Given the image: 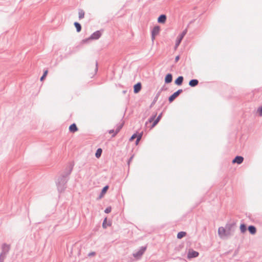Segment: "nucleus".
Segmentation results:
<instances>
[{
	"instance_id": "f257e3e1",
	"label": "nucleus",
	"mask_w": 262,
	"mask_h": 262,
	"mask_svg": "<svg viewBox=\"0 0 262 262\" xmlns=\"http://www.w3.org/2000/svg\"><path fill=\"white\" fill-rule=\"evenodd\" d=\"M101 35V33L100 31H97L94 32L92 35L88 38L82 40L83 43H85L90 40L92 39H98Z\"/></svg>"
},
{
	"instance_id": "f03ea898",
	"label": "nucleus",
	"mask_w": 262,
	"mask_h": 262,
	"mask_svg": "<svg viewBox=\"0 0 262 262\" xmlns=\"http://www.w3.org/2000/svg\"><path fill=\"white\" fill-rule=\"evenodd\" d=\"M186 33V31H184L177 37V40L176 41V45H175V49H176L179 46L181 40L183 38L184 36L185 35Z\"/></svg>"
},
{
	"instance_id": "7ed1b4c3",
	"label": "nucleus",
	"mask_w": 262,
	"mask_h": 262,
	"mask_svg": "<svg viewBox=\"0 0 262 262\" xmlns=\"http://www.w3.org/2000/svg\"><path fill=\"white\" fill-rule=\"evenodd\" d=\"M182 90L180 89L174 92L171 96L169 97V101L170 102H172L181 93Z\"/></svg>"
},
{
	"instance_id": "20e7f679",
	"label": "nucleus",
	"mask_w": 262,
	"mask_h": 262,
	"mask_svg": "<svg viewBox=\"0 0 262 262\" xmlns=\"http://www.w3.org/2000/svg\"><path fill=\"white\" fill-rule=\"evenodd\" d=\"M218 233L220 236L222 238L227 235L226 231L225 229L223 227H221L219 228Z\"/></svg>"
},
{
	"instance_id": "39448f33",
	"label": "nucleus",
	"mask_w": 262,
	"mask_h": 262,
	"mask_svg": "<svg viewBox=\"0 0 262 262\" xmlns=\"http://www.w3.org/2000/svg\"><path fill=\"white\" fill-rule=\"evenodd\" d=\"M199 255V253L196 251H193V250H189L188 253V258H191L193 257H196Z\"/></svg>"
},
{
	"instance_id": "423d86ee",
	"label": "nucleus",
	"mask_w": 262,
	"mask_h": 262,
	"mask_svg": "<svg viewBox=\"0 0 262 262\" xmlns=\"http://www.w3.org/2000/svg\"><path fill=\"white\" fill-rule=\"evenodd\" d=\"M244 161V158L242 156H236L232 161L233 163L241 164Z\"/></svg>"
},
{
	"instance_id": "0eeeda50",
	"label": "nucleus",
	"mask_w": 262,
	"mask_h": 262,
	"mask_svg": "<svg viewBox=\"0 0 262 262\" xmlns=\"http://www.w3.org/2000/svg\"><path fill=\"white\" fill-rule=\"evenodd\" d=\"M142 85L140 82H138L134 86V92L136 94L139 93L141 90Z\"/></svg>"
},
{
	"instance_id": "6e6552de",
	"label": "nucleus",
	"mask_w": 262,
	"mask_h": 262,
	"mask_svg": "<svg viewBox=\"0 0 262 262\" xmlns=\"http://www.w3.org/2000/svg\"><path fill=\"white\" fill-rule=\"evenodd\" d=\"M160 27L158 26L155 27L152 31V39H155V36L158 34L160 31Z\"/></svg>"
},
{
	"instance_id": "1a4fd4ad",
	"label": "nucleus",
	"mask_w": 262,
	"mask_h": 262,
	"mask_svg": "<svg viewBox=\"0 0 262 262\" xmlns=\"http://www.w3.org/2000/svg\"><path fill=\"white\" fill-rule=\"evenodd\" d=\"M145 250V248L142 247L139 250V251H138L137 253L134 254V256L136 257H139L143 254Z\"/></svg>"
},
{
	"instance_id": "9d476101",
	"label": "nucleus",
	"mask_w": 262,
	"mask_h": 262,
	"mask_svg": "<svg viewBox=\"0 0 262 262\" xmlns=\"http://www.w3.org/2000/svg\"><path fill=\"white\" fill-rule=\"evenodd\" d=\"M69 130L71 133H75L78 130V128L75 123L71 124L69 127Z\"/></svg>"
},
{
	"instance_id": "9b49d317",
	"label": "nucleus",
	"mask_w": 262,
	"mask_h": 262,
	"mask_svg": "<svg viewBox=\"0 0 262 262\" xmlns=\"http://www.w3.org/2000/svg\"><path fill=\"white\" fill-rule=\"evenodd\" d=\"M172 77L171 74H168L166 75L165 78V83H168L172 81Z\"/></svg>"
},
{
	"instance_id": "f8f14e48",
	"label": "nucleus",
	"mask_w": 262,
	"mask_h": 262,
	"mask_svg": "<svg viewBox=\"0 0 262 262\" xmlns=\"http://www.w3.org/2000/svg\"><path fill=\"white\" fill-rule=\"evenodd\" d=\"M166 19V16L165 15H160L158 19V21L159 23H164Z\"/></svg>"
},
{
	"instance_id": "ddd939ff",
	"label": "nucleus",
	"mask_w": 262,
	"mask_h": 262,
	"mask_svg": "<svg viewBox=\"0 0 262 262\" xmlns=\"http://www.w3.org/2000/svg\"><path fill=\"white\" fill-rule=\"evenodd\" d=\"M183 80V77L182 76H179L176 80L175 83L177 85H180L182 84Z\"/></svg>"
},
{
	"instance_id": "4468645a",
	"label": "nucleus",
	"mask_w": 262,
	"mask_h": 262,
	"mask_svg": "<svg viewBox=\"0 0 262 262\" xmlns=\"http://www.w3.org/2000/svg\"><path fill=\"white\" fill-rule=\"evenodd\" d=\"M199 81L196 79H193L189 81V84L190 86L193 87L198 84Z\"/></svg>"
},
{
	"instance_id": "2eb2a0df",
	"label": "nucleus",
	"mask_w": 262,
	"mask_h": 262,
	"mask_svg": "<svg viewBox=\"0 0 262 262\" xmlns=\"http://www.w3.org/2000/svg\"><path fill=\"white\" fill-rule=\"evenodd\" d=\"M121 128V126L118 127V128L114 131V130L112 129L109 131L110 134L113 133V135H112L113 137H114L120 130V128Z\"/></svg>"
},
{
	"instance_id": "dca6fc26",
	"label": "nucleus",
	"mask_w": 262,
	"mask_h": 262,
	"mask_svg": "<svg viewBox=\"0 0 262 262\" xmlns=\"http://www.w3.org/2000/svg\"><path fill=\"white\" fill-rule=\"evenodd\" d=\"M248 230L249 232L252 234H254L256 233V228L255 227L253 226H249L248 228Z\"/></svg>"
},
{
	"instance_id": "f3484780",
	"label": "nucleus",
	"mask_w": 262,
	"mask_h": 262,
	"mask_svg": "<svg viewBox=\"0 0 262 262\" xmlns=\"http://www.w3.org/2000/svg\"><path fill=\"white\" fill-rule=\"evenodd\" d=\"M74 26H75V28H76L77 31L78 32H79L81 30V27L80 24L77 22H75L74 23Z\"/></svg>"
},
{
	"instance_id": "a211bd4d",
	"label": "nucleus",
	"mask_w": 262,
	"mask_h": 262,
	"mask_svg": "<svg viewBox=\"0 0 262 262\" xmlns=\"http://www.w3.org/2000/svg\"><path fill=\"white\" fill-rule=\"evenodd\" d=\"M84 12L82 10H80L78 12V17L79 19H82L84 16Z\"/></svg>"
},
{
	"instance_id": "6ab92c4d",
	"label": "nucleus",
	"mask_w": 262,
	"mask_h": 262,
	"mask_svg": "<svg viewBox=\"0 0 262 262\" xmlns=\"http://www.w3.org/2000/svg\"><path fill=\"white\" fill-rule=\"evenodd\" d=\"M161 114H160L158 117L154 121L152 126H151V128H153L154 126H156V125L158 123V122L159 121V120H160L161 119Z\"/></svg>"
},
{
	"instance_id": "aec40b11",
	"label": "nucleus",
	"mask_w": 262,
	"mask_h": 262,
	"mask_svg": "<svg viewBox=\"0 0 262 262\" xmlns=\"http://www.w3.org/2000/svg\"><path fill=\"white\" fill-rule=\"evenodd\" d=\"M108 188V186H105L103 189L102 190V191H101V195L100 196V198H101L102 197L104 194L106 193V192L107 191V189Z\"/></svg>"
},
{
	"instance_id": "412c9836",
	"label": "nucleus",
	"mask_w": 262,
	"mask_h": 262,
	"mask_svg": "<svg viewBox=\"0 0 262 262\" xmlns=\"http://www.w3.org/2000/svg\"><path fill=\"white\" fill-rule=\"evenodd\" d=\"M102 150L101 148H98L96 152L95 156L97 158H99L102 154Z\"/></svg>"
},
{
	"instance_id": "4be33fe9",
	"label": "nucleus",
	"mask_w": 262,
	"mask_h": 262,
	"mask_svg": "<svg viewBox=\"0 0 262 262\" xmlns=\"http://www.w3.org/2000/svg\"><path fill=\"white\" fill-rule=\"evenodd\" d=\"M186 233L185 232H179L177 234V237L179 239L182 238L186 235Z\"/></svg>"
},
{
	"instance_id": "5701e85b",
	"label": "nucleus",
	"mask_w": 262,
	"mask_h": 262,
	"mask_svg": "<svg viewBox=\"0 0 262 262\" xmlns=\"http://www.w3.org/2000/svg\"><path fill=\"white\" fill-rule=\"evenodd\" d=\"M106 222H107V219H106V218H105L103 222V224H102L103 228H106L107 227V226H110L111 225V223H109L107 225H106Z\"/></svg>"
},
{
	"instance_id": "b1692460",
	"label": "nucleus",
	"mask_w": 262,
	"mask_h": 262,
	"mask_svg": "<svg viewBox=\"0 0 262 262\" xmlns=\"http://www.w3.org/2000/svg\"><path fill=\"white\" fill-rule=\"evenodd\" d=\"M240 230L242 232H245L246 230V226L244 224H241L240 226Z\"/></svg>"
},
{
	"instance_id": "393cba45",
	"label": "nucleus",
	"mask_w": 262,
	"mask_h": 262,
	"mask_svg": "<svg viewBox=\"0 0 262 262\" xmlns=\"http://www.w3.org/2000/svg\"><path fill=\"white\" fill-rule=\"evenodd\" d=\"M48 70H46L45 72H44V73L43 74V75L41 76V77L40 78V80L41 81H43V79L46 78V77L47 76V74H48Z\"/></svg>"
},
{
	"instance_id": "a878e982",
	"label": "nucleus",
	"mask_w": 262,
	"mask_h": 262,
	"mask_svg": "<svg viewBox=\"0 0 262 262\" xmlns=\"http://www.w3.org/2000/svg\"><path fill=\"white\" fill-rule=\"evenodd\" d=\"M111 210H112L111 207H107V208H106L104 211L105 213H108L111 212Z\"/></svg>"
},
{
	"instance_id": "bb28decb",
	"label": "nucleus",
	"mask_w": 262,
	"mask_h": 262,
	"mask_svg": "<svg viewBox=\"0 0 262 262\" xmlns=\"http://www.w3.org/2000/svg\"><path fill=\"white\" fill-rule=\"evenodd\" d=\"M97 67H96L94 69V71L92 73V76H94L96 74V72H97Z\"/></svg>"
},
{
	"instance_id": "cd10ccee",
	"label": "nucleus",
	"mask_w": 262,
	"mask_h": 262,
	"mask_svg": "<svg viewBox=\"0 0 262 262\" xmlns=\"http://www.w3.org/2000/svg\"><path fill=\"white\" fill-rule=\"evenodd\" d=\"M137 137L136 134H134L131 138H130V141H132L134 140V139H135Z\"/></svg>"
},
{
	"instance_id": "c85d7f7f",
	"label": "nucleus",
	"mask_w": 262,
	"mask_h": 262,
	"mask_svg": "<svg viewBox=\"0 0 262 262\" xmlns=\"http://www.w3.org/2000/svg\"><path fill=\"white\" fill-rule=\"evenodd\" d=\"M96 253L95 252H92L89 253V256H95Z\"/></svg>"
},
{
	"instance_id": "c756f323",
	"label": "nucleus",
	"mask_w": 262,
	"mask_h": 262,
	"mask_svg": "<svg viewBox=\"0 0 262 262\" xmlns=\"http://www.w3.org/2000/svg\"><path fill=\"white\" fill-rule=\"evenodd\" d=\"M141 135H139L138 137H137V140L136 141V144H137L139 142V141H140V140L141 139Z\"/></svg>"
},
{
	"instance_id": "7c9ffc66",
	"label": "nucleus",
	"mask_w": 262,
	"mask_h": 262,
	"mask_svg": "<svg viewBox=\"0 0 262 262\" xmlns=\"http://www.w3.org/2000/svg\"><path fill=\"white\" fill-rule=\"evenodd\" d=\"M258 112L260 116H262V106L258 109Z\"/></svg>"
},
{
	"instance_id": "2f4dec72",
	"label": "nucleus",
	"mask_w": 262,
	"mask_h": 262,
	"mask_svg": "<svg viewBox=\"0 0 262 262\" xmlns=\"http://www.w3.org/2000/svg\"><path fill=\"white\" fill-rule=\"evenodd\" d=\"M155 117H156V115H155V116H154V117H152L150 118L149 119V122H152V121L154 120V118H155Z\"/></svg>"
},
{
	"instance_id": "473e14b6",
	"label": "nucleus",
	"mask_w": 262,
	"mask_h": 262,
	"mask_svg": "<svg viewBox=\"0 0 262 262\" xmlns=\"http://www.w3.org/2000/svg\"><path fill=\"white\" fill-rule=\"evenodd\" d=\"M179 56H177L175 58L176 62H177L179 60Z\"/></svg>"
},
{
	"instance_id": "72a5a7b5",
	"label": "nucleus",
	"mask_w": 262,
	"mask_h": 262,
	"mask_svg": "<svg viewBox=\"0 0 262 262\" xmlns=\"http://www.w3.org/2000/svg\"><path fill=\"white\" fill-rule=\"evenodd\" d=\"M4 248H6L7 250H8L9 249V246L7 245H4Z\"/></svg>"
}]
</instances>
